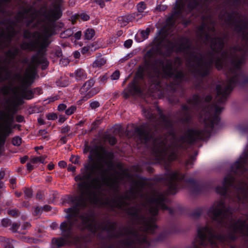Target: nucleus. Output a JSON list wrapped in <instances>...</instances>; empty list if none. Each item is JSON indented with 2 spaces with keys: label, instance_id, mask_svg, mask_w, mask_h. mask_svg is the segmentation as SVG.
I'll return each instance as SVG.
<instances>
[{
  "label": "nucleus",
  "instance_id": "4",
  "mask_svg": "<svg viewBox=\"0 0 248 248\" xmlns=\"http://www.w3.org/2000/svg\"><path fill=\"white\" fill-rule=\"evenodd\" d=\"M51 35L52 30L46 28L45 34L41 41L42 35L39 32L35 31L31 32L28 30H24L23 38L27 40L22 42L20 46L21 49L29 51H34L37 49H39L38 53L31 57V63L28 67L34 66L35 70L37 66L41 64L42 69H46L48 65V62L43 55L40 54V52L50 44L48 39Z\"/></svg>",
  "mask_w": 248,
  "mask_h": 248
},
{
  "label": "nucleus",
  "instance_id": "17",
  "mask_svg": "<svg viewBox=\"0 0 248 248\" xmlns=\"http://www.w3.org/2000/svg\"><path fill=\"white\" fill-rule=\"evenodd\" d=\"M67 241L63 237L53 238L51 240L52 247L53 248L62 247L65 245Z\"/></svg>",
  "mask_w": 248,
  "mask_h": 248
},
{
  "label": "nucleus",
  "instance_id": "51",
  "mask_svg": "<svg viewBox=\"0 0 248 248\" xmlns=\"http://www.w3.org/2000/svg\"><path fill=\"white\" fill-rule=\"evenodd\" d=\"M42 210H43L42 208H39L38 207H37L35 208V209L34 211V214L35 215H38V214L41 213V212H42Z\"/></svg>",
  "mask_w": 248,
  "mask_h": 248
},
{
  "label": "nucleus",
  "instance_id": "3",
  "mask_svg": "<svg viewBox=\"0 0 248 248\" xmlns=\"http://www.w3.org/2000/svg\"><path fill=\"white\" fill-rule=\"evenodd\" d=\"M137 195L135 190L132 189L127 191L120 200L119 206L127 210L128 214L131 216L134 222L140 225V230L148 232H153L156 228L155 217H146L142 214L141 210L144 209L150 213L155 216L157 214L159 208L168 209L165 205L166 197L162 193L155 191L144 197V202L140 207L136 205L129 207L127 205L131 202H134Z\"/></svg>",
  "mask_w": 248,
  "mask_h": 248
},
{
  "label": "nucleus",
  "instance_id": "41",
  "mask_svg": "<svg viewBox=\"0 0 248 248\" xmlns=\"http://www.w3.org/2000/svg\"><path fill=\"white\" fill-rule=\"evenodd\" d=\"M99 106V103L97 101H94L90 104V107L92 109H95Z\"/></svg>",
  "mask_w": 248,
  "mask_h": 248
},
{
  "label": "nucleus",
  "instance_id": "47",
  "mask_svg": "<svg viewBox=\"0 0 248 248\" xmlns=\"http://www.w3.org/2000/svg\"><path fill=\"white\" fill-rule=\"evenodd\" d=\"M109 144L113 145L116 142V139L115 137L109 136Z\"/></svg>",
  "mask_w": 248,
  "mask_h": 248
},
{
  "label": "nucleus",
  "instance_id": "29",
  "mask_svg": "<svg viewBox=\"0 0 248 248\" xmlns=\"http://www.w3.org/2000/svg\"><path fill=\"white\" fill-rule=\"evenodd\" d=\"M11 221L8 218L3 219L1 221L2 225L4 227H7L11 225Z\"/></svg>",
  "mask_w": 248,
  "mask_h": 248
},
{
  "label": "nucleus",
  "instance_id": "37",
  "mask_svg": "<svg viewBox=\"0 0 248 248\" xmlns=\"http://www.w3.org/2000/svg\"><path fill=\"white\" fill-rule=\"evenodd\" d=\"M48 120H54L57 118V115L56 113H49L46 115Z\"/></svg>",
  "mask_w": 248,
  "mask_h": 248
},
{
  "label": "nucleus",
  "instance_id": "55",
  "mask_svg": "<svg viewBox=\"0 0 248 248\" xmlns=\"http://www.w3.org/2000/svg\"><path fill=\"white\" fill-rule=\"evenodd\" d=\"M31 226V224L28 222H25L22 226L23 230H26L27 228Z\"/></svg>",
  "mask_w": 248,
  "mask_h": 248
},
{
  "label": "nucleus",
  "instance_id": "7",
  "mask_svg": "<svg viewBox=\"0 0 248 248\" xmlns=\"http://www.w3.org/2000/svg\"><path fill=\"white\" fill-rule=\"evenodd\" d=\"M119 235L125 236L126 240L123 242L124 248H140L143 244H148L145 235H140L136 230L131 227L123 228Z\"/></svg>",
  "mask_w": 248,
  "mask_h": 248
},
{
  "label": "nucleus",
  "instance_id": "21",
  "mask_svg": "<svg viewBox=\"0 0 248 248\" xmlns=\"http://www.w3.org/2000/svg\"><path fill=\"white\" fill-rule=\"evenodd\" d=\"M106 63V60L103 58H99L95 61L93 63V67H99L104 65Z\"/></svg>",
  "mask_w": 248,
  "mask_h": 248
},
{
  "label": "nucleus",
  "instance_id": "14",
  "mask_svg": "<svg viewBox=\"0 0 248 248\" xmlns=\"http://www.w3.org/2000/svg\"><path fill=\"white\" fill-rule=\"evenodd\" d=\"M234 180L232 176L231 175L226 176L224 178L223 186H217L216 189V192L221 195H225L227 193L228 187L233 185Z\"/></svg>",
  "mask_w": 248,
  "mask_h": 248
},
{
  "label": "nucleus",
  "instance_id": "48",
  "mask_svg": "<svg viewBox=\"0 0 248 248\" xmlns=\"http://www.w3.org/2000/svg\"><path fill=\"white\" fill-rule=\"evenodd\" d=\"M70 127L69 126L67 125V126H64L62 128V129L61 130V132H62V133H65L68 132L70 130Z\"/></svg>",
  "mask_w": 248,
  "mask_h": 248
},
{
  "label": "nucleus",
  "instance_id": "60",
  "mask_svg": "<svg viewBox=\"0 0 248 248\" xmlns=\"http://www.w3.org/2000/svg\"><path fill=\"white\" fill-rule=\"evenodd\" d=\"M28 159V157L27 155L24 156L23 157L21 158L20 162L21 163H24Z\"/></svg>",
  "mask_w": 248,
  "mask_h": 248
},
{
  "label": "nucleus",
  "instance_id": "30",
  "mask_svg": "<svg viewBox=\"0 0 248 248\" xmlns=\"http://www.w3.org/2000/svg\"><path fill=\"white\" fill-rule=\"evenodd\" d=\"M20 224L18 223H14L12 224L10 230L14 232H17V229L19 228Z\"/></svg>",
  "mask_w": 248,
  "mask_h": 248
},
{
  "label": "nucleus",
  "instance_id": "25",
  "mask_svg": "<svg viewBox=\"0 0 248 248\" xmlns=\"http://www.w3.org/2000/svg\"><path fill=\"white\" fill-rule=\"evenodd\" d=\"M2 245L3 248H14L10 240L9 239H4Z\"/></svg>",
  "mask_w": 248,
  "mask_h": 248
},
{
  "label": "nucleus",
  "instance_id": "1",
  "mask_svg": "<svg viewBox=\"0 0 248 248\" xmlns=\"http://www.w3.org/2000/svg\"><path fill=\"white\" fill-rule=\"evenodd\" d=\"M197 35L205 44H209L212 52L202 56L200 50L192 47L190 42L187 39L182 38L178 42H172L167 37L157 39V50L155 53L148 51L145 55L147 71L150 81L158 90L161 87L162 78H169L170 86L178 85L185 79L184 74L176 69L181 65V60L175 58L174 62L166 59L173 51L182 52L185 55L186 66L190 72L195 76L204 77L207 75L213 63L218 70L224 68L226 72L227 81L222 85L217 86V95L215 104L208 106L211 100L210 95L207 96L204 102L198 95H194L189 100L188 106L183 108L182 119L188 121L193 108L199 109L202 107L200 117L206 126L204 131L189 129L185 136L177 139L174 135L170 133L163 137L154 139V131H157L160 128H170L172 122L170 118L161 115L159 120L155 118L151 109L143 108V114L152 123L149 126H141L136 127L135 133L142 142L147 143L150 140L153 142V151H176L178 148H185V143H192L198 139H204L210 133V128L219 121L218 115L223 109L219 106L226 101L228 94L237 83H246V76L240 70L241 65L245 60V52L240 48L235 47L223 50L224 39L215 32L213 23L210 26L203 23L198 29Z\"/></svg>",
  "mask_w": 248,
  "mask_h": 248
},
{
  "label": "nucleus",
  "instance_id": "31",
  "mask_svg": "<svg viewBox=\"0 0 248 248\" xmlns=\"http://www.w3.org/2000/svg\"><path fill=\"white\" fill-rule=\"evenodd\" d=\"M76 109V107L71 106V107H70L69 108H68V109H67L65 110V113L68 115H71L75 112Z\"/></svg>",
  "mask_w": 248,
  "mask_h": 248
},
{
  "label": "nucleus",
  "instance_id": "32",
  "mask_svg": "<svg viewBox=\"0 0 248 248\" xmlns=\"http://www.w3.org/2000/svg\"><path fill=\"white\" fill-rule=\"evenodd\" d=\"M101 120H96L94 122H93L92 124L91 130L92 131L96 129L98 125L101 123Z\"/></svg>",
  "mask_w": 248,
  "mask_h": 248
},
{
  "label": "nucleus",
  "instance_id": "24",
  "mask_svg": "<svg viewBox=\"0 0 248 248\" xmlns=\"http://www.w3.org/2000/svg\"><path fill=\"white\" fill-rule=\"evenodd\" d=\"M25 197L26 199H31L32 197V190L31 188H25L24 191Z\"/></svg>",
  "mask_w": 248,
  "mask_h": 248
},
{
  "label": "nucleus",
  "instance_id": "56",
  "mask_svg": "<svg viewBox=\"0 0 248 248\" xmlns=\"http://www.w3.org/2000/svg\"><path fill=\"white\" fill-rule=\"evenodd\" d=\"M96 2L99 4L101 8L103 7L105 5L104 2L102 0H96Z\"/></svg>",
  "mask_w": 248,
  "mask_h": 248
},
{
  "label": "nucleus",
  "instance_id": "59",
  "mask_svg": "<svg viewBox=\"0 0 248 248\" xmlns=\"http://www.w3.org/2000/svg\"><path fill=\"white\" fill-rule=\"evenodd\" d=\"M51 206L49 205H45L42 208L43 210H44L45 211H50L51 210Z\"/></svg>",
  "mask_w": 248,
  "mask_h": 248
},
{
  "label": "nucleus",
  "instance_id": "28",
  "mask_svg": "<svg viewBox=\"0 0 248 248\" xmlns=\"http://www.w3.org/2000/svg\"><path fill=\"white\" fill-rule=\"evenodd\" d=\"M145 8L146 5L143 2H140L137 5V9L140 13L143 12Z\"/></svg>",
  "mask_w": 248,
  "mask_h": 248
},
{
  "label": "nucleus",
  "instance_id": "38",
  "mask_svg": "<svg viewBox=\"0 0 248 248\" xmlns=\"http://www.w3.org/2000/svg\"><path fill=\"white\" fill-rule=\"evenodd\" d=\"M133 41L131 39L126 40L124 43V46L126 48H129L131 46Z\"/></svg>",
  "mask_w": 248,
  "mask_h": 248
},
{
  "label": "nucleus",
  "instance_id": "35",
  "mask_svg": "<svg viewBox=\"0 0 248 248\" xmlns=\"http://www.w3.org/2000/svg\"><path fill=\"white\" fill-rule=\"evenodd\" d=\"M203 213V209L202 208H198L195 211L193 214L195 217H198L202 214Z\"/></svg>",
  "mask_w": 248,
  "mask_h": 248
},
{
  "label": "nucleus",
  "instance_id": "23",
  "mask_svg": "<svg viewBox=\"0 0 248 248\" xmlns=\"http://www.w3.org/2000/svg\"><path fill=\"white\" fill-rule=\"evenodd\" d=\"M46 158V156H39V157H34L32 158L31 160V162L32 163H35L38 162H40L42 163H45V159Z\"/></svg>",
  "mask_w": 248,
  "mask_h": 248
},
{
  "label": "nucleus",
  "instance_id": "13",
  "mask_svg": "<svg viewBox=\"0 0 248 248\" xmlns=\"http://www.w3.org/2000/svg\"><path fill=\"white\" fill-rule=\"evenodd\" d=\"M237 199L239 202L244 203L248 199V183L239 182L236 187Z\"/></svg>",
  "mask_w": 248,
  "mask_h": 248
},
{
  "label": "nucleus",
  "instance_id": "54",
  "mask_svg": "<svg viewBox=\"0 0 248 248\" xmlns=\"http://www.w3.org/2000/svg\"><path fill=\"white\" fill-rule=\"evenodd\" d=\"M58 164L62 168H65L66 166V163L64 161H60Z\"/></svg>",
  "mask_w": 248,
  "mask_h": 248
},
{
  "label": "nucleus",
  "instance_id": "9",
  "mask_svg": "<svg viewBox=\"0 0 248 248\" xmlns=\"http://www.w3.org/2000/svg\"><path fill=\"white\" fill-rule=\"evenodd\" d=\"M202 0H180L176 2L175 12L174 15L167 19L168 24L173 26L171 21L175 18L176 15H179L184 11H190L198 6Z\"/></svg>",
  "mask_w": 248,
  "mask_h": 248
},
{
  "label": "nucleus",
  "instance_id": "50",
  "mask_svg": "<svg viewBox=\"0 0 248 248\" xmlns=\"http://www.w3.org/2000/svg\"><path fill=\"white\" fill-rule=\"evenodd\" d=\"M81 36V31H78L74 35L75 38L77 40H79Z\"/></svg>",
  "mask_w": 248,
  "mask_h": 248
},
{
  "label": "nucleus",
  "instance_id": "12",
  "mask_svg": "<svg viewBox=\"0 0 248 248\" xmlns=\"http://www.w3.org/2000/svg\"><path fill=\"white\" fill-rule=\"evenodd\" d=\"M95 81L93 79H91L86 82L80 89L81 93L85 94L83 96V100H87L93 95H95L98 92V90L95 88L91 89L94 84Z\"/></svg>",
  "mask_w": 248,
  "mask_h": 248
},
{
  "label": "nucleus",
  "instance_id": "52",
  "mask_svg": "<svg viewBox=\"0 0 248 248\" xmlns=\"http://www.w3.org/2000/svg\"><path fill=\"white\" fill-rule=\"evenodd\" d=\"M90 46H84L82 48V50H81V52L83 53V54H85L88 51L89 49H90Z\"/></svg>",
  "mask_w": 248,
  "mask_h": 248
},
{
  "label": "nucleus",
  "instance_id": "57",
  "mask_svg": "<svg viewBox=\"0 0 248 248\" xmlns=\"http://www.w3.org/2000/svg\"><path fill=\"white\" fill-rule=\"evenodd\" d=\"M27 170L29 171H31V170H33V166L30 163H28L27 164Z\"/></svg>",
  "mask_w": 248,
  "mask_h": 248
},
{
  "label": "nucleus",
  "instance_id": "33",
  "mask_svg": "<svg viewBox=\"0 0 248 248\" xmlns=\"http://www.w3.org/2000/svg\"><path fill=\"white\" fill-rule=\"evenodd\" d=\"M8 214L15 217H17L19 215L18 211L16 209L8 211Z\"/></svg>",
  "mask_w": 248,
  "mask_h": 248
},
{
  "label": "nucleus",
  "instance_id": "42",
  "mask_svg": "<svg viewBox=\"0 0 248 248\" xmlns=\"http://www.w3.org/2000/svg\"><path fill=\"white\" fill-rule=\"evenodd\" d=\"M149 33V30L142 31L140 32L141 35L142 36L144 39L147 37Z\"/></svg>",
  "mask_w": 248,
  "mask_h": 248
},
{
  "label": "nucleus",
  "instance_id": "36",
  "mask_svg": "<svg viewBox=\"0 0 248 248\" xmlns=\"http://www.w3.org/2000/svg\"><path fill=\"white\" fill-rule=\"evenodd\" d=\"M120 76V73L118 71H115L111 76V78L112 80L118 79Z\"/></svg>",
  "mask_w": 248,
  "mask_h": 248
},
{
  "label": "nucleus",
  "instance_id": "58",
  "mask_svg": "<svg viewBox=\"0 0 248 248\" xmlns=\"http://www.w3.org/2000/svg\"><path fill=\"white\" fill-rule=\"evenodd\" d=\"M22 239H23V240H24L27 242L31 243L32 238L31 237H23Z\"/></svg>",
  "mask_w": 248,
  "mask_h": 248
},
{
  "label": "nucleus",
  "instance_id": "49",
  "mask_svg": "<svg viewBox=\"0 0 248 248\" xmlns=\"http://www.w3.org/2000/svg\"><path fill=\"white\" fill-rule=\"evenodd\" d=\"M108 78V74H106L101 78L100 81L102 82H106Z\"/></svg>",
  "mask_w": 248,
  "mask_h": 248
},
{
  "label": "nucleus",
  "instance_id": "16",
  "mask_svg": "<svg viewBox=\"0 0 248 248\" xmlns=\"http://www.w3.org/2000/svg\"><path fill=\"white\" fill-rule=\"evenodd\" d=\"M140 16V17H141L142 16L141 14H133L132 15L122 16H120L118 18V23L119 25L121 27H124L126 26L129 22L135 20V16Z\"/></svg>",
  "mask_w": 248,
  "mask_h": 248
},
{
  "label": "nucleus",
  "instance_id": "39",
  "mask_svg": "<svg viewBox=\"0 0 248 248\" xmlns=\"http://www.w3.org/2000/svg\"><path fill=\"white\" fill-rule=\"evenodd\" d=\"M79 16L83 21H87L90 18L89 16L84 13L79 14Z\"/></svg>",
  "mask_w": 248,
  "mask_h": 248
},
{
  "label": "nucleus",
  "instance_id": "26",
  "mask_svg": "<svg viewBox=\"0 0 248 248\" xmlns=\"http://www.w3.org/2000/svg\"><path fill=\"white\" fill-rule=\"evenodd\" d=\"M9 132L4 131V132L0 136V146L5 142L6 137L8 135Z\"/></svg>",
  "mask_w": 248,
  "mask_h": 248
},
{
  "label": "nucleus",
  "instance_id": "18",
  "mask_svg": "<svg viewBox=\"0 0 248 248\" xmlns=\"http://www.w3.org/2000/svg\"><path fill=\"white\" fill-rule=\"evenodd\" d=\"M129 92L133 94H138L141 93L140 88L135 83H131L129 85Z\"/></svg>",
  "mask_w": 248,
  "mask_h": 248
},
{
  "label": "nucleus",
  "instance_id": "19",
  "mask_svg": "<svg viewBox=\"0 0 248 248\" xmlns=\"http://www.w3.org/2000/svg\"><path fill=\"white\" fill-rule=\"evenodd\" d=\"M75 75L78 80H82L86 78V75L83 69H78L75 72Z\"/></svg>",
  "mask_w": 248,
  "mask_h": 248
},
{
  "label": "nucleus",
  "instance_id": "15",
  "mask_svg": "<svg viewBox=\"0 0 248 248\" xmlns=\"http://www.w3.org/2000/svg\"><path fill=\"white\" fill-rule=\"evenodd\" d=\"M0 119L3 122V126L4 131L10 132L9 127H10L12 123L14 122V117L13 115H10L6 113L3 111L0 112Z\"/></svg>",
  "mask_w": 248,
  "mask_h": 248
},
{
  "label": "nucleus",
  "instance_id": "53",
  "mask_svg": "<svg viewBox=\"0 0 248 248\" xmlns=\"http://www.w3.org/2000/svg\"><path fill=\"white\" fill-rule=\"evenodd\" d=\"M241 0H231L229 3L232 4L234 5H237L240 2Z\"/></svg>",
  "mask_w": 248,
  "mask_h": 248
},
{
  "label": "nucleus",
  "instance_id": "11",
  "mask_svg": "<svg viewBox=\"0 0 248 248\" xmlns=\"http://www.w3.org/2000/svg\"><path fill=\"white\" fill-rule=\"evenodd\" d=\"M248 160V145L246 146L244 152L232 167V170L235 173L240 174L245 172L247 170L245 165Z\"/></svg>",
  "mask_w": 248,
  "mask_h": 248
},
{
  "label": "nucleus",
  "instance_id": "61",
  "mask_svg": "<svg viewBox=\"0 0 248 248\" xmlns=\"http://www.w3.org/2000/svg\"><path fill=\"white\" fill-rule=\"evenodd\" d=\"M67 169H68V170H69V171H71L74 172L76 170V167L72 166V165L69 166Z\"/></svg>",
  "mask_w": 248,
  "mask_h": 248
},
{
  "label": "nucleus",
  "instance_id": "46",
  "mask_svg": "<svg viewBox=\"0 0 248 248\" xmlns=\"http://www.w3.org/2000/svg\"><path fill=\"white\" fill-rule=\"evenodd\" d=\"M66 108V106L64 104H60L58 106V110L59 111H62L64 109H65Z\"/></svg>",
  "mask_w": 248,
  "mask_h": 248
},
{
  "label": "nucleus",
  "instance_id": "10",
  "mask_svg": "<svg viewBox=\"0 0 248 248\" xmlns=\"http://www.w3.org/2000/svg\"><path fill=\"white\" fill-rule=\"evenodd\" d=\"M39 13L48 21H56L62 15L60 4L59 2L53 3L52 7L49 9H47L46 6L42 7L40 8Z\"/></svg>",
  "mask_w": 248,
  "mask_h": 248
},
{
  "label": "nucleus",
  "instance_id": "40",
  "mask_svg": "<svg viewBox=\"0 0 248 248\" xmlns=\"http://www.w3.org/2000/svg\"><path fill=\"white\" fill-rule=\"evenodd\" d=\"M194 159H195L194 157H191L186 162V166L188 168H189V166H191L193 164Z\"/></svg>",
  "mask_w": 248,
  "mask_h": 248
},
{
  "label": "nucleus",
  "instance_id": "43",
  "mask_svg": "<svg viewBox=\"0 0 248 248\" xmlns=\"http://www.w3.org/2000/svg\"><path fill=\"white\" fill-rule=\"evenodd\" d=\"M24 120V118L23 116L18 115L16 116V121L18 123H21L23 122Z\"/></svg>",
  "mask_w": 248,
  "mask_h": 248
},
{
  "label": "nucleus",
  "instance_id": "5",
  "mask_svg": "<svg viewBox=\"0 0 248 248\" xmlns=\"http://www.w3.org/2000/svg\"><path fill=\"white\" fill-rule=\"evenodd\" d=\"M34 78V66L28 67L26 70V74L22 80V84L11 88L10 86H4L1 88V91L4 95H7L10 91L16 99L18 101L22 99L27 100L32 99L34 96L32 90L28 89L33 82Z\"/></svg>",
  "mask_w": 248,
  "mask_h": 248
},
{
  "label": "nucleus",
  "instance_id": "27",
  "mask_svg": "<svg viewBox=\"0 0 248 248\" xmlns=\"http://www.w3.org/2000/svg\"><path fill=\"white\" fill-rule=\"evenodd\" d=\"M12 142L15 146H19L21 143V139L18 137H14L12 139Z\"/></svg>",
  "mask_w": 248,
  "mask_h": 248
},
{
  "label": "nucleus",
  "instance_id": "6",
  "mask_svg": "<svg viewBox=\"0 0 248 248\" xmlns=\"http://www.w3.org/2000/svg\"><path fill=\"white\" fill-rule=\"evenodd\" d=\"M220 18L242 36L244 40L248 39V20L247 18L235 12L226 13L223 16L220 15Z\"/></svg>",
  "mask_w": 248,
  "mask_h": 248
},
{
  "label": "nucleus",
  "instance_id": "34",
  "mask_svg": "<svg viewBox=\"0 0 248 248\" xmlns=\"http://www.w3.org/2000/svg\"><path fill=\"white\" fill-rule=\"evenodd\" d=\"M70 161L74 164H78L79 162V157L78 156L72 155L70 158Z\"/></svg>",
  "mask_w": 248,
  "mask_h": 248
},
{
  "label": "nucleus",
  "instance_id": "63",
  "mask_svg": "<svg viewBox=\"0 0 248 248\" xmlns=\"http://www.w3.org/2000/svg\"><path fill=\"white\" fill-rule=\"evenodd\" d=\"M80 53L78 51H75L74 53V57L77 59V58H79V57H80Z\"/></svg>",
  "mask_w": 248,
  "mask_h": 248
},
{
  "label": "nucleus",
  "instance_id": "45",
  "mask_svg": "<svg viewBox=\"0 0 248 248\" xmlns=\"http://www.w3.org/2000/svg\"><path fill=\"white\" fill-rule=\"evenodd\" d=\"M79 17V14H77L75 16H73L71 17L72 24H74L76 21V20L78 19Z\"/></svg>",
  "mask_w": 248,
  "mask_h": 248
},
{
  "label": "nucleus",
  "instance_id": "62",
  "mask_svg": "<svg viewBox=\"0 0 248 248\" xmlns=\"http://www.w3.org/2000/svg\"><path fill=\"white\" fill-rule=\"evenodd\" d=\"M43 194L41 191H38L36 194V198L39 200L42 199Z\"/></svg>",
  "mask_w": 248,
  "mask_h": 248
},
{
  "label": "nucleus",
  "instance_id": "20",
  "mask_svg": "<svg viewBox=\"0 0 248 248\" xmlns=\"http://www.w3.org/2000/svg\"><path fill=\"white\" fill-rule=\"evenodd\" d=\"M95 34V31L93 29H88L84 32V37L87 40H91Z\"/></svg>",
  "mask_w": 248,
  "mask_h": 248
},
{
  "label": "nucleus",
  "instance_id": "2",
  "mask_svg": "<svg viewBox=\"0 0 248 248\" xmlns=\"http://www.w3.org/2000/svg\"><path fill=\"white\" fill-rule=\"evenodd\" d=\"M89 158L91 163L85 166V170L75 177L80 192L79 196L69 197L72 207L64 212L67 221L60 226L61 234L65 239L73 236V227L92 232L108 234V224L100 225L95 219L92 204H97L108 194V152L102 145H96L90 150Z\"/></svg>",
  "mask_w": 248,
  "mask_h": 248
},
{
  "label": "nucleus",
  "instance_id": "8",
  "mask_svg": "<svg viewBox=\"0 0 248 248\" xmlns=\"http://www.w3.org/2000/svg\"><path fill=\"white\" fill-rule=\"evenodd\" d=\"M165 183L168 187V193L173 194L177 189L178 184L181 181H184L187 185H193L195 183L192 179H185V176L181 174L177 171L168 170L163 177Z\"/></svg>",
  "mask_w": 248,
  "mask_h": 248
},
{
  "label": "nucleus",
  "instance_id": "44",
  "mask_svg": "<svg viewBox=\"0 0 248 248\" xmlns=\"http://www.w3.org/2000/svg\"><path fill=\"white\" fill-rule=\"evenodd\" d=\"M39 135L40 136H42L43 138H46L47 136H46V134L47 133V132L46 130H40L39 131Z\"/></svg>",
  "mask_w": 248,
  "mask_h": 248
},
{
  "label": "nucleus",
  "instance_id": "22",
  "mask_svg": "<svg viewBox=\"0 0 248 248\" xmlns=\"http://www.w3.org/2000/svg\"><path fill=\"white\" fill-rule=\"evenodd\" d=\"M74 33L71 29H68L61 33V37L63 38H68L71 36Z\"/></svg>",
  "mask_w": 248,
  "mask_h": 248
},
{
  "label": "nucleus",
  "instance_id": "64",
  "mask_svg": "<svg viewBox=\"0 0 248 248\" xmlns=\"http://www.w3.org/2000/svg\"><path fill=\"white\" fill-rule=\"evenodd\" d=\"M40 241H41V240L38 239H35V238H32L31 243L36 244V243L40 242Z\"/></svg>",
  "mask_w": 248,
  "mask_h": 248
}]
</instances>
